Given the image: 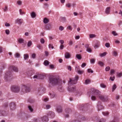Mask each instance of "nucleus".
I'll use <instances>...</instances> for the list:
<instances>
[{
  "mask_svg": "<svg viewBox=\"0 0 122 122\" xmlns=\"http://www.w3.org/2000/svg\"><path fill=\"white\" fill-rule=\"evenodd\" d=\"M49 85L53 86L56 84H61V81L55 76H51L49 79Z\"/></svg>",
  "mask_w": 122,
  "mask_h": 122,
  "instance_id": "nucleus-1",
  "label": "nucleus"
},
{
  "mask_svg": "<svg viewBox=\"0 0 122 122\" xmlns=\"http://www.w3.org/2000/svg\"><path fill=\"white\" fill-rule=\"evenodd\" d=\"M91 90L94 94L96 96H98L99 98L103 102H105L108 100V98L107 97L100 95V92L98 90L93 88Z\"/></svg>",
  "mask_w": 122,
  "mask_h": 122,
  "instance_id": "nucleus-2",
  "label": "nucleus"
},
{
  "mask_svg": "<svg viewBox=\"0 0 122 122\" xmlns=\"http://www.w3.org/2000/svg\"><path fill=\"white\" fill-rule=\"evenodd\" d=\"M11 91L14 92H18L20 90V88L19 86H13L11 87Z\"/></svg>",
  "mask_w": 122,
  "mask_h": 122,
  "instance_id": "nucleus-3",
  "label": "nucleus"
},
{
  "mask_svg": "<svg viewBox=\"0 0 122 122\" xmlns=\"http://www.w3.org/2000/svg\"><path fill=\"white\" fill-rule=\"evenodd\" d=\"M22 90L24 93H27L30 92V88L29 86L24 85L22 86Z\"/></svg>",
  "mask_w": 122,
  "mask_h": 122,
  "instance_id": "nucleus-4",
  "label": "nucleus"
},
{
  "mask_svg": "<svg viewBox=\"0 0 122 122\" xmlns=\"http://www.w3.org/2000/svg\"><path fill=\"white\" fill-rule=\"evenodd\" d=\"M77 82L76 80H75L74 79L72 80L71 78H70L68 82V85H70L71 84H75Z\"/></svg>",
  "mask_w": 122,
  "mask_h": 122,
  "instance_id": "nucleus-5",
  "label": "nucleus"
},
{
  "mask_svg": "<svg viewBox=\"0 0 122 122\" xmlns=\"http://www.w3.org/2000/svg\"><path fill=\"white\" fill-rule=\"evenodd\" d=\"M10 69H12L14 71L16 72H17L18 71V69L17 67L16 66H10Z\"/></svg>",
  "mask_w": 122,
  "mask_h": 122,
  "instance_id": "nucleus-6",
  "label": "nucleus"
},
{
  "mask_svg": "<svg viewBox=\"0 0 122 122\" xmlns=\"http://www.w3.org/2000/svg\"><path fill=\"white\" fill-rule=\"evenodd\" d=\"M76 71L77 72L78 74H82L83 72V71H81L80 70V67L79 66H76L75 67Z\"/></svg>",
  "mask_w": 122,
  "mask_h": 122,
  "instance_id": "nucleus-7",
  "label": "nucleus"
},
{
  "mask_svg": "<svg viewBox=\"0 0 122 122\" xmlns=\"http://www.w3.org/2000/svg\"><path fill=\"white\" fill-rule=\"evenodd\" d=\"M23 20L22 19L18 18L15 21V23H18V24L21 25L23 23Z\"/></svg>",
  "mask_w": 122,
  "mask_h": 122,
  "instance_id": "nucleus-8",
  "label": "nucleus"
},
{
  "mask_svg": "<svg viewBox=\"0 0 122 122\" xmlns=\"http://www.w3.org/2000/svg\"><path fill=\"white\" fill-rule=\"evenodd\" d=\"M60 20L61 22L63 23L66 22L67 21L66 18L65 17H60Z\"/></svg>",
  "mask_w": 122,
  "mask_h": 122,
  "instance_id": "nucleus-9",
  "label": "nucleus"
},
{
  "mask_svg": "<svg viewBox=\"0 0 122 122\" xmlns=\"http://www.w3.org/2000/svg\"><path fill=\"white\" fill-rule=\"evenodd\" d=\"M10 109L12 110H14L15 108V105L14 103H11L10 104Z\"/></svg>",
  "mask_w": 122,
  "mask_h": 122,
  "instance_id": "nucleus-10",
  "label": "nucleus"
},
{
  "mask_svg": "<svg viewBox=\"0 0 122 122\" xmlns=\"http://www.w3.org/2000/svg\"><path fill=\"white\" fill-rule=\"evenodd\" d=\"M70 85H69V86L68 88V90L70 92H73L75 90V87H72L71 88L70 87Z\"/></svg>",
  "mask_w": 122,
  "mask_h": 122,
  "instance_id": "nucleus-11",
  "label": "nucleus"
},
{
  "mask_svg": "<svg viewBox=\"0 0 122 122\" xmlns=\"http://www.w3.org/2000/svg\"><path fill=\"white\" fill-rule=\"evenodd\" d=\"M65 57L66 59H68L70 57V55L69 53L66 52L65 54Z\"/></svg>",
  "mask_w": 122,
  "mask_h": 122,
  "instance_id": "nucleus-12",
  "label": "nucleus"
},
{
  "mask_svg": "<svg viewBox=\"0 0 122 122\" xmlns=\"http://www.w3.org/2000/svg\"><path fill=\"white\" fill-rule=\"evenodd\" d=\"M57 111L58 113H60L62 112V110L61 107H58L57 108Z\"/></svg>",
  "mask_w": 122,
  "mask_h": 122,
  "instance_id": "nucleus-13",
  "label": "nucleus"
},
{
  "mask_svg": "<svg viewBox=\"0 0 122 122\" xmlns=\"http://www.w3.org/2000/svg\"><path fill=\"white\" fill-rule=\"evenodd\" d=\"M110 10V7H107L105 10V12L106 14H108L109 13Z\"/></svg>",
  "mask_w": 122,
  "mask_h": 122,
  "instance_id": "nucleus-14",
  "label": "nucleus"
},
{
  "mask_svg": "<svg viewBox=\"0 0 122 122\" xmlns=\"http://www.w3.org/2000/svg\"><path fill=\"white\" fill-rule=\"evenodd\" d=\"M43 21L44 23L46 24L49 22V20L48 19L45 18L44 19Z\"/></svg>",
  "mask_w": 122,
  "mask_h": 122,
  "instance_id": "nucleus-15",
  "label": "nucleus"
},
{
  "mask_svg": "<svg viewBox=\"0 0 122 122\" xmlns=\"http://www.w3.org/2000/svg\"><path fill=\"white\" fill-rule=\"evenodd\" d=\"M76 57L79 60H81L82 58L81 55L79 54H77L76 56Z\"/></svg>",
  "mask_w": 122,
  "mask_h": 122,
  "instance_id": "nucleus-16",
  "label": "nucleus"
},
{
  "mask_svg": "<svg viewBox=\"0 0 122 122\" xmlns=\"http://www.w3.org/2000/svg\"><path fill=\"white\" fill-rule=\"evenodd\" d=\"M30 15L32 18H35L36 16V15L35 13L34 12H32L31 14Z\"/></svg>",
  "mask_w": 122,
  "mask_h": 122,
  "instance_id": "nucleus-17",
  "label": "nucleus"
},
{
  "mask_svg": "<svg viewBox=\"0 0 122 122\" xmlns=\"http://www.w3.org/2000/svg\"><path fill=\"white\" fill-rule=\"evenodd\" d=\"M42 120L43 121H46L47 120V117L46 116H44L41 117Z\"/></svg>",
  "mask_w": 122,
  "mask_h": 122,
  "instance_id": "nucleus-18",
  "label": "nucleus"
},
{
  "mask_svg": "<svg viewBox=\"0 0 122 122\" xmlns=\"http://www.w3.org/2000/svg\"><path fill=\"white\" fill-rule=\"evenodd\" d=\"M44 64L45 66H47L49 64V62L48 61L46 60L44 61Z\"/></svg>",
  "mask_w": 122,
  "mask_h": 122,
  "instance_id": "nucleus-19",
  "label": "nucleus"
},
{
  "mask_svg": "<svg viewBox=\"0 0 122 122\" xmlns=\"http://www.w3.org/2000/svg\"><path fill=\"white\" fill-rule=\"evenodd\" d=\"M107 54V53L106 52H104L103 53H100L99 54V55L100 56L102 57L105 56Z\"/></svg>",
  "mask_w": 122,
  "mask_h": 122,
  "instance_id": "nucleus-20",
  "label": "nucleus"
},
{
  "mask_svg": "<svg viewBox=\"0 0 122 122\" xmlns=\"http://www.w3.org/2000/svg\"><path fill=\"white\" fill-rule=\"evenodd\" d=\"M117 86L115 84H114L112 87V91L113 92L116 89Z\"/></svg>",
  "mask_w": 122,
  "mask_h": 122,
  "instance_id": "nucleus-21",
  "label": "nucleus"
},
{
  "mask_svg": "<svg viewBox=\"0 0 122 122\" xmlns=\"http://www.w3.org/2000/svg\"><path fill=\"white\" fill-rule=\"evenodd\" d=\"M50 95L51 98H53L55 96V94L54 93H50Z\"/></svg>",
  "mask_w": 122,
  "mask_h": 122,
  "instance_id": "nucleus-22",
  "label": "nucleus"
},
{
  "mask_svg": "<svg viewBox=\"0 0 122 122\" xmlns=\"http://www.w3.org/2000/svg\"><path fill=\"white\" fill-rule=\"evenodd\" d=\"M18 41V42L20 43H23L24 41V40L22 38H19Z\"/></svg>",
  "mask_w": 122,
  "mask_h": 122,
  "instance_id": "nucleus-23",
  "label": "nucleus"
},
{
  "mask_svg": "<svg viewBox=\"0 0 122 122\" xmlns=\"http://www.w3.org/2000/svg\"><path fill=\"white\" fill-rule=\"evenodd\" d=\"M98 64L101 66H102L104 65L103 63L101 61H99L98 62Z\"/></svg>",
  "mask_w": 122,
  "mask_h": 122,
  "instance_id": "nucleus-24",
  "label": "nucleus"
},
{
  "mask_svg": "<svg viewBox=\"0 0 122 122\" xmlns=\"http://www.w3.org/2000/svg\"><path fill=\"white\" fill-rule=\"evenodd\" d=\"M98 109L99 111L102 110L103 108V106L102 105L99 106L98 105Z\"/></svg>",
  "mask_w": 122,
  "mask_h": 122,
  "instance_id": "nucleus-25",
  "label": "nucleus"
},
{
  "mask_svg": "<svg viewBox=\"0 0 122 122\" xmlns=\"http://www.w3.org/2000/svg\"><path fill=\"white\" fill-rule=\"evenodd\" d=\"M20 54L18 53H16L15 54V56L16 58H18L20 57Z\"/></svg>",
  "mask_w": 122,
  "mask_h": 122,
  "instance_id": "nucleus-26",
  "label": "nucleus"
},
{
  "mask_svg": "<svg viewBox=\"0 0 122 122\" xmlns=\"http://www.w3.org/2000/svg\"><path fill=\"white\" fill-rule=\"evenodd\" d=\"M71 4L70 3H68V4H66V7L68 8H70L71 7Z\"/></svg>",
  "mask_w": 122,
  "mask_h": 122,
  "instance_id": "nucleus-27",
  "label": "nucleus"
},
{
  "mask_svg": "<svg viewBox=\"0 0 122 122\" xmlns=\"http://www.w3.org/2000/svg\"><path fill=\"white\" fill-rule=\"evenodd\" d=\"M90 82V81L89 80H86L85 81L84 83L86 84H89Z\"/></svg>",
  "mask_w": 122,
  "mask_h": 122,
  "instance_id": "nucleus-28",
  "label": "nucleus"
},
{
  "mask_svg": "<svg viewBox=\"0 0 122 122\" xmlns=\"http://www.w3.org/2000/svg\"><path fill=\"white\" fill-rule=\"evenodd\" d=\"M100 45V42L98 41H96L95 43V46H99Z\"/></svg>",
  "mask_w": 122,
  "mask_h": 122,
  "instance_id": "nucleus-29",
  "label": "nucleus"
},
{
  "mask_svg": "<svg viewBox=\"0 0 122 122\" xmlns=\"http://www.w3.org/2000/svg\"><path fill=\"white\" fill-rule=\"evenodd\" d=\"M102 114L104 116H107L108 115L109 113L108 112H103Z\"/></svg>",
  "mask_w": 122,
  "mask_h": 122,
  "instance_id": "nucleus-30",
  "label": "nucleus"
},
{
  "mask_svg": "<svg viewBox=\"0 0 122 122\" xmlns=\"http://www.w3.org/2000/svg\"><path fill=\"white\" fill-rule=\"evenodd\" d=\"M24 59L25 60L27 59L29 57L28 56L27 54H25L24 55Z\"/></svg>",
  "mask_w": 122,
  "mask_h": 122,
  "instance_id": "nucleus-31",
  "label": "nucleus"
},
{
  "mask_svg": "<svg viewBox=\"0 0 122 122\" xmlns=\"http://www.w3.org/2000/svg\"><path fill=\"white\" fill-rule=\"evenodd\" d=\"M19 12L20 14L21 15L25 14V13L24 12L22 11V10L21 9H20L19 10Z\"/></svg>",
  "mask_w": 122,
  "mask_h": 122,
  "instance_id": "nucleus-32",
  "label": "nucleus"
},
{
  "mask_svg": "<svg viewBox=\"0 0 122 122\" xmlns=\"http://www.w3.org/2000/svg\"><path fill=\"white\" fill-rule=\"evenodd\" d=\"M28 108L29 110H30V111L31 112H32L33 111V109L30 106H29Z\"/></svg>",
  "mask_w": 122,
  "mask_h": 122,
  "instance_id": "nucleus-33",
  "label": "nucleus"
},
{
  "mask_svg": "<svg viewBox=\"0 0 122 122\" xmlns=\"http://www.w3.org/2000/svg\"><path fill=\"white\" fill-rule=\"evenodd\" d=\"M64 27L63 26H60L59 27V30H60L62 31L64 30Z\"/></svg>",
  "mask_w": 122,
  "mask_h": 122,
  "instance_id": "nucleus-34",
  "label": "nucleus"
},
{
  "mask_svg": "<svg viewBox=\"0 0 122 122\" xmlns=\"http://www.w3.org/2000/svg\"><path fill=\"white\" fill-rule=\"evenodd\" d=\"M86 48H87L86 51L87 52H92V51L90 48H88L87 47Z\"/></svg>",
  "mask_w": 122,
  "mask_h": 122,
  "instance_id": "nucleus-35",
  "label": "nucleus"
},
{
  "mask_svg": "<svg viewBox=\"0 0 122 122\" xmlns=\"http://www.w3.org/2000/svg\"><path fill=\"white\" fill-rule=\"evenodd\" d=\"M91 99L92 100L94 101L96 99V98L95 96L93 95L91 97Z\"/></svg>",
  "mask_w": 122,
  "mask_h": 122,
  "instance_id": "nucleus-36",
  "label": "nucleus"
},
{
  "mask_svg": "<svg viewBox=\"0 0 122 122\" xmlns=\"http://www.w3.org/2000/svg\"><path fill=\"white\" fill-rule=\"evenodd\" d=\"M66 113H69L71 112V110L70 109H67L66 110Z\"/></svg>",
  "mask_w": 122,
  "mask_h": 122,
  "instance_id": "nucleus-37",
  "label": "nucleus"
},
{
  "mask_svg": "<svg viewBox=\"0 0 122 122\" xmlns=\"http://www.w3.org/2000/svg\"><path fill=\"white\" fill-rule=\"evenodd\" d=\"M45 29L46 30H50L51 28L49 27L47 25H46L45 26Z\"/></svg>",
  "mask_w": 122,
  "mask_h": 122,
  "instance_id": "nucleus-38",
  "label": "nucleus"
},
{
  "mask_svg": "<svg viewBox=\"0 0 122 122\" xmlns=\"http://www.w3.org/2000/svg\"><path fill=\"white\" fill-rule=\"evenodd\" d=\"M22 2L20 0H18L17 2V4L18 5H20L22 4Z\"/></svg>",
  "mask_w": 122,
  "mask_h": 122,
  "instance_id": "nucleus-39",
  "label": "nucleus"
},
{
  "mask_svg": "<svg viewBox=\"0 0 122 122\" xmlns=\"http://www.w3.org/2000/svg\"><path fill=\"white\" fill-rule=\"evenodd\" d=\"M113 55L115 56H117V53L115 51H113Z\"/></svg>",
  "mask_w": 122,
  "mask_h": 122,
  "instance_id": "nucleus-40",
  "label": "nucleus"
},
{
  "mask_svg": "<svg viewBox=\"0 0 122 122\" xmlns=\"http://www.w3.org/2000/svg\"><path fill=\"white\" fill-rule=\"evenodd\" d=\"M87 72L88 73L91 72L92 73H93V71L91 69H88L87 70Z\"/></svg>",
  "mask_w": 122,
  "mask_h": 122,
  "instance_id": "nucleus-41",
  "label": "nucleus"
},
{
  "mask_svg": "<svg viewBox=\"0 0 122 122\" xmlns=\"http://www.w3.org/2000/svg\"><path fill=\"white\" fill-rule=\"evenodd\" d=\"M117 76L118 77H121L122 76V73H117Z\"/></svg>",
  "mask_w": 122,
  "mask_h": 122,
  "instance_id": "nucleus-42",
  "label": "nucleus"
},
{
  "mask_svg": "<svg viewBox=\"0 0 122 122\" xmlns=\"http://www.w3.org/2000/svg\"><path fill=\"white\" fill-rule=\"evenodd\" d=\"M32 42L31 41H29L28 42L27 46H30L32 45Z\"/></svg>",
  "mask_w": 122,
  "mask_h": 122,
  "instance_id": "nucleus-43",
  "label": "nucleus"
},
{
  "mask_svg": "<svg viewBox=\"0 0 122 122\" xmlns=\"http://www.w3.org/2000/svg\"><path fill=\"white\" fill-rule=\"evenodd\" d=\"M115 72V71L113 69L111 70L110 71V74L112 75L114 74Z\"/></svg>",
  "mask_w": 122,
  "mask_h": 122,
  "instance_id": "nucleus-44",
  "label": "nucleus"
},
{
  "mask_svg": "<svg viewBox=\"0 0 122 122\" xmlns=\"http://www.w3.org/2000/svg\"><path fill=\"white\" fill-rule=\"evenodd\" d=\"M89 36L90 38H92L95 37V35L93 34H91Z\"/></svg>",
  "mask_w": 122,
  "mask_h": 122,
  "instance_id": "nucleus-45",
  "label": "nucleus"
},
{
  "mask_svg": "<svg viewBox=\"0 0 122 122\" xmlns=\"http://www.w3.org/2000/svg\"><path fill=\"white\" fill-rule=\"evenodd\" d=\"M67 29L69 30H72V28L71 27V26H69L67 28Z\"/></svg>",
  "mask_w": 122,
  "mask_h": 122,
  "instance_id": "nucleus-46",
  "label": "nucleus"
},
{
  "mask_svg": "<svg viewBox=\"0 0 122 122\" xmlns=\"http://www.w3.org/2000/svg\"><path fill=\"white\" fill-rule=\"evenodd\" d=\"M10 31L9 30H5V32L6 34L8 35L10 34Z\"/></svg>",
  "mask_w": 122,
  "mask_h": 122,
  "instance_id": "nucleus-47",
  "label": "nucleus"
},
{
  "mask_svg": "<svg viewBox=\"0 0 122 122\" xmlns=\"http://www.w3.org/2000/svg\"><path fill=\"white\" fill-rule=\"evenodd\" d=\"M101 86L103 88H105L106 87V85H104V84H100Z\"/></svg>",
  "mask_w": 122,
  "mask_h": 122,
  "instance_id": "nucleus-48",
  "label": "nucleus"
},
{
  "mask_svg": "<svg viewBox=\"0 0 122 122\" xmlns=\"http://www.w3.org/2000/svg\"><path fill=\"white\" fill-rule=\"evenodd\" d=\"M58 90L60 92H61L63 91L64 89L62 87H60V88H58Z\"/></svg>",
  "mask_w": 122,
  "mask_h": 122,
  "instance_id": "nucleus-49",
  "label": "nucleus"
},
{
  "mask_svg": "<svg viewBox=\"0 0 122 122\" xmlns=\"http://www.w3.org/2000/svg\"><path fill=\"white\" fill-rule=\"evenodd\" d=\"M110 67L109 66H107L106 68L105 71H108L110 70Z\"/></svg>",
  "mask_w": 122,
  "mask_h": 122,
  "instance_id": "nucleus-50",
  "label": "nucleus"
},
{
  "mask_svg": "<svg viewBox=\"0 0 122 122\" xmlns=\"http://www.w3.org/2000/svg\"><path fill=\"white\" fill-rule=\"evenodd\" d=\"M112 34L114 36H116L117 35V34L115 31H113L112 32Z\"/></svg>",
  "mask_w": 122,
  "mask_h": 122,
  "instance_id": "nucleus-51",
  "label": "nucleus"
},
{
  "mask_svg": "<svg viewBox=\"0 0 122 122\" xmlns=\"http://www.w3.org/2000/svg\"><path fill=\"white\" fill-rule=\"evenodd\" d=\"M115 79V77L114 76L113 77H110V79L112 81H113Z\"/></svg>",
  "mask_w": 122,
  "mask_h": 122,
  "instance_id": "nucleus-52",
  "label": "nucleus"
},
{
  "mask_svg": "<svg viewBox=\"0 0 122 122\" xmlns=\"http://www.w3.org/2000/svg\"><path fill=\"white\" fill-rule=\"evenodd\" d=\"M41 42V43L43 44L44 42V39L43 38H41V39L40 40Z\"/></svg>",
  "mask_w": 122,
  "mask_h": 122,
  "instance_id": "nucleus-53",
  "label": "nucleus"
},
{
  "mask_svg": "<svg viewBox=\"0 0 122 122\" xmlns=\"http://www.w3.org/2000/svg\"><path fill=\"white\" fill-rule=\"evenodd\" d=\"M90 62L91 63H94L95 62V60L93 59H92L91 60Z\"/></svg>",
  "mask_w": 122,
  "mask_h": 122,
  "instance_id": "nucleus-54",
  "label": "nucleus"
},
{
  "mask_svg": "<svg viewBox=\"0 0 122 122\" xmlns=\"http://www.w3.org/2000/svg\"><path fill=\"white\" fill-rule=\"evenodd\" d=\"M50 106L49 105H47L46 106V108L47 109H49L50 108Z\"/></svg>",
  "mask_w": 122,
  "mask_h": 122,
  "instance_id": "nucleus-55",
  "label": "nucleus"
},
{
  "mask_svg": "<svg viewBox=\"0 0 122 122\" xmlns=\"http://www.w3.org/2000/svg\"><path fill=\"white\" fill-rule=\"evenodd\" d=\"M36 54L34 53L32 54L31 56L33 58H35L36 57Z\"/></svg>",
  "mask_w": 122,
  "mask_h": 122,
  "instance_id": "nucleus-56",
  "label": "nucleus"
},
{
  "mask_svg": "<svg viewBox=\"0 0 122 122\" xmlns=\"http://www.w3.org/2000/svg\"><path fill=\"white\" fill-rule=\"evenodd\" d=\"M79 79V77L78 76H76L75 77V79L74 80H76V81H77Z\"/></svg>",
  "mask_w": 122,
  "mask_h": 122,
  "instance_id": "nucleus-57",
  "label": "nucleus"
},
{
  "mask_svg": "<svg viewBox=\"0 0 122 122\" xmlns=\"http://www.w3.org/2000/svg\"><path fill=\"white\" fill-rule=\"evenodd\" d=\"M50 68L51 69L54 68V66L52 65H50Z\"/></svg>",
  "mask_w": 122,
  "mask_h": 122,
  "instance_id": "nucleus-58",
  "label": "nucleus"
},
{
  "mask_svg": "<svg viewBox=\"0 0 122 122\" xmlns=\"http://www.w3.org/2000/svg\"><path fill=\"white\" fill-rule=\"evenodd\" d=\"M48 100H49L48 98H45L43 100L44 102H46L48 101Z\"/></svg>",
  "mask_w": 122,
  "mask_h": 122,
  "instance_id": "nucleus-59",
  "label": "nucleus"
},
{
  "mask_svg": "<svg viewBox=\"0 0 122 122\" xmlns=\"http://www.w3.org/2000/svg\"><path fill=\"white\" fill-rule=\"evenodd\" d=\"M86 65V64L85 63H83L81 65V66L82 67H84Z\"/></svg>",
  "mask_w": 122,
  "mask_h": 122,
  "instance_id": "nucleus-60",
  "label": "nucleus"
},
{
  "mask_svg": "<svg viewBox=\"0 0 122 122\" xmlns=\"http://www.w3.org/2000/svg\"><path fill=\"white\" fill-rule=\"evenodd\" d=\"M45 52L46 56H47L49 55L48 52L46 51H45Z\"/></svg>",
  "mask_w": 122,
  "mask_h": 122,
  "instance_id": "nucleus-61",
  "label": "nucleus"
},
{
  "mask_svg": "<svg viewBox=\"0 0 122 122\" xmlns=\"http://www.w3.org/2000/svg\"><path fill=\"white\" fill-rule=\"evenodd\" d=\"M73 42L71 41H70L69 42V45H72Z\"/></svg>",
  "mask_w": 122,
  "mask_h": 122,
  "instance_id": "nucleus-62",
  "label": "nucleus"
},
{
  "mask_svg": "<svg viewBox=\"0 0 122 122\" xmlns=\"http://www.w3.org/2000/svg\"><path fill=\"white\" fill-rule=\"evenodd\" d=\"M4 11H6L7 10V6H5L4 9H3Z\"/></svg>",
  "mask_w": 122,
  "mask_h": 122,
  "instance_id": "nucleus-63",
  "label": "nucleus"
},
{
  "mask_svg": "<svg viewBox=\"0 0 122 122\" xmlns=\"http://www.w3.org/2000/svg\"><path fill=\"white\" fill-rule=\"evenodd\" d=\"M68 69L70 71H71V67L70 66H68Z\"/></svg>",
  "mask_w": 122,
  "mask_h": 122,
  "instance_id": "nucleus-64",
  "label": "nucleus"
}]
</instances>
